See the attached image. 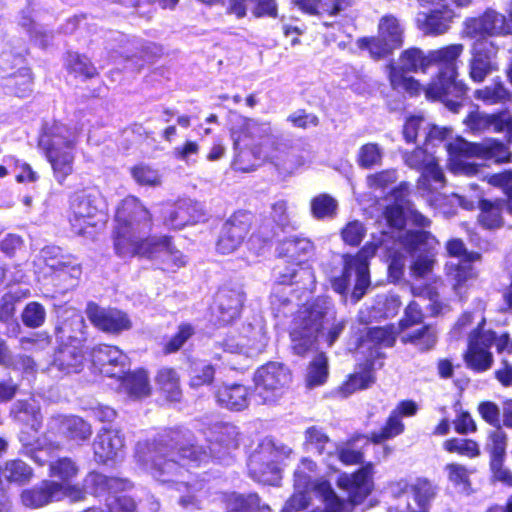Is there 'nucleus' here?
Returning <instances> with one entry per match:
<instances>
[{
    "instance_id": "obj_29",
    "label": "nucleus",
    "mask_w": 512,
    "mask_h": 512,
    "mask_svg": "<svg viewBox=\"0 0 512 512\" xmlns=\"http://www.w3.org/2000/svg\"><path fill=\"white\" fill-rule=\"evenodd\" d=\"M304 446L307 452H314L319 455L325 453L326 458L323 461L326 464V468L333 469L330 457L337 450V447L321 429L316 427L308 428L305 432Z\"/></svg>"
},
{
    "instance_id": "obj_41",
    "label": "nucleus",
    "mask_w": 512,
    "mask_h": 512,
    "mask_svg": "<svg viewBox=\"0 0 512 512\" xmlns=\"http://www.w3.org/2000/svg\"><path fill=\"white\" fill-rule=\"evenodd\" d=\"M191 206L187 203H181L177 206H169L166 211L164 223L172 229H181L187 224L196 221V218L190 213Z\"/></svg>"
},
{
    "instance_id": "obj_58",
    "label": "nucleus",
    "mask_w": 512,
    "mask_h": 512,
    "mask_svg": "<svg viewBox=\"0 0 512 512\" xmlns=\"http://www.w3.org/2000/svg\"><path fill=\"white\" fill-rule=\"evenodd\" d=\"M237 436L238 432L235 426L228 424L221 426L210 451L216 452V445L223 446L227 450L236 448Z\"/></svg>"
},
{
    "instance_id": "obj_22",
    "label": "nucleus",
    "mask_w": 512,
    "mask_h": 512,
    "mask_svg": "<svg viewBox=\"0 0 512 512\" xmlns=\"http://www.w3.org/2000/svg\"><path fill=\"white\" fill-rule=\"evenodd\" d=\"M481 197L482 195L477 193L474 199L468 200L458 194H452L451 196H448L444 203L445 205H458L466 210H472L475 207L476 201H478L480 208L479 222L481 225L487 229H495L500 227L503 223V220L499 203L482 200Z\"/></svg>"
},
{
    "instance_id": "obj_60",
    "label": "nucleus",
    "mask_w": 512,
    "mask_h": 512,
    "mask_svg": "<svg viewBox=\"0 0 512 512\" xmlns=\"http://www.w3.org/2000/svg\"><path fill=\"white\" fill-rule=\"evenodd\" d=\"M135 181L140 185L158 186L161 184L159 172L149 166L139 165L132 169Z\"/></svg>"
},
{
    "instance_id": "obj_1",
    "label": "nucleus",
    "mask_w": 512,
    "mask_h": 512,
    "mask_svg": "<svg viewBox=\"0 0 512 512\" xmlns=\"http://www.w3.org/2000/svg\"><path fill=\"white\" fill-rule=\"evenodd\" d=\"M408 186L401 184L389 196V203L384 212V219L388 230H383L377 238L372 235L373 241L368 242L356 255L343 256L344 269L340 277L333 279V289L343 294L352 281L355 286L352 297L359 301L370 285L368 260L377 250L387 258L389 277L397 281L403 275L406 255L412 251H426L419 255L411 264L410 270L414 277H424L432 271L434 255L430 252L439 246L438 240L426 231L404 230L403 226L411 221L418 227H428L430 220L414 210L406 199Z\"/></svg>"
},
{
    "instance_id": "obj_3",
    "label": "nucleus",
    "mask_w": 512,
    "mask_h": 512,
    "mask_svg": "<svg viewBox=\"0 0 512 512\" xmlns=\"http://www.w3.org/2000/svg\"><path fill=\"white\" fill-rule=\"evenodd\" d=\"M115 222L114 248L118 256L159 260L161 269L166 271H176L186 265V257L167 237H146L151 228L150 214L137 198L130 196L122 201Z\"/></svg>"
},
{
    "instance_id": "obj_34",
    "label": "nucleus",
    "mask_w": 512,
    "mask_h": 512,
    "mask_svg": "<svg viewBox=\"0 0 512 512\" xmlns=\"http://www.w3.org/2000/svg\"><path fill=\"white\" fill-rule=\"evenodd\" d=\"M218 402L231 410H242L248 405V391L243 385H224L217 392Z\"/></svg>"
},
{
    "instance_id": "obj_56",
    "label": "nucleus",
    "mask_w": 512,
    "mask_h": 512,
    "mask_svg": "<svg viewBox=\"0 0 512 512\" xmlns=\"http://www.w3.org/2000/svg\"><path fill=\"white\" fill-rule=\"evenodd\" d=\"M404 431V424L402 420L396 416L393 412H391L389 418L385 426L381 429L379 433H373L371 436V441L374 443H379L387 439H391L400 435Z\"/></svg>"
},
{
    "instance_id": "obj_6",
    "label": "nucleus",
    "mask_w": 512,
    "mask_h": 512,
    "mask_svg": "<svg viewBox=\"0 0 512 512\" xmlns=\"http://www.w3.org/2000/svg\"><path fill=\"white\" fill-rule=\"evenodd\" d=\"M463 50L462 44H452L428 53L429 66L438 65L440 71L437 80L425 89L426 98L441 100L453 112L458 111L459 100L467 92L465 83L457 80V59Z\"/></svg>"
},
{
    "instance_id": "obj_64",
    "label": "nucleus",
    "mask_w": 512,
    "mask_h": 512,
    "mask_svg": "<svg viewBox=\"0 0 512 512\" xmlns=\"http://www.w3.org/2000/svg\"><path fill=\"white\" fill-rule=\"evenodd\" d=\"M199 152L200 145L196 141L188 140L173 150V156L187 165H193L196 163Z\"/></svg>"
},
{
    "instance_id": "obj_27",
    "label": "nucleus",
    "mask_w": 512,
    "mask_h": 512,
    "mask_svg": "<svg viewBox=\"0 0 512 512\" xmlns=\"http://www.w3.org/2000/svg\"><path fill=\"white\" fill-rule=\"evenodd\" d=\"M138 457L152 476L162 482L172 481L166 475H173L180 470L179 465L174 460H164L163 455L156 450L149 451L147 454L139 452Z\"/></svg>"
},
{
    "instance_id": "obj_36",
    "label": "nucleus",
    "mask_w": 512,
    "mask_h": 512,
    "mask_svg": "<svg viewBox=\"0 0 512 512\" xmlns=\"http://www.w3.org/2000/svg\"><path fill=\"white\" fill-rule=\"evenodd\" d=\"M363 438L353 439L351 442L346 443L341 448H337V450L330 457V462L333 464V469H321V476H324L326 479L330 473L336 470L335 463L339 460L345 465H355L359 464L363 461V453L360 450L355 448L356 442L360 441Z\"/></svg>"
},
{
    "instance_id": "obj_57",
    "label": "nucleus",
    "mask_w": 512,
    "mask_h": 512,
    "mask_svg": "<svg viewBox=\"0 0 512 512\" xmlns=\"http://www.w3.org/2000/svg\"><path fill=\"white\" fill-rule=\"evenodd\" d=\"M401 302L398 296L391 295L389 297H379L377 300V306L373 308V314L370 318L377 319L380 317H393L397 314L400 308Z\"/></svg>"
},
{
    "instance_id": "obj_9",
    "label": "nucleus",
    "mask_w": 512,
    "mask_h": 512,
    "mask_svg": "<svg viewBox=\"0 0 512 512\" xmlns=\"http://www.w3.org/2000/svg\"><path fill=\"white\" fill-rule=\"evenodd\" d=\"M428 148H417L413 152L405 154V163L411 168L422 171L418 189L428 203L444 215H451L453 211L445 208L444 203L448 196L437 192L444 185L443 172L438 166L434 153L428 152Z\"/></svg>"
},
{
    "instance_id": "obj_49",
    "label": "nucleus",
    "mask_w": 512,
    "mask_h": 512,
    "mask_svg": "<svg viewBox=\"0 0 512 512\" xmlns=\"http://www.w3.org/2000/svg\"><path fill=\"white\" fill-rule=\"evenodd\" d=\"M448 480L452 485L462 492H468L470 488V472L458 463H450L444 467Z\"/></svg>"
},
{
    "instance_id": "obj_43",
    "label": "nucleus",
    "mask_w": 512,
    "mask_h": 512,
    "mask_svg": "<svg viewBox=\"0 0 512 512\" xmlns=\"http://www.w3.org/2000/svg\"><path fill=\"white\" fill-rule=\"evenodd\" d=\"M0 365L14 370H21L26 375L33 373L35 367L33 360L29 357L21 356L14 358L3 340H0Z\"/></svg>"
},
{
    "instance_id": "obj_11",
    "label": "nucleus",
    "mask_w": 512,
    "mask_h": 512,
    "mask_svg": "<svg viewBox=\"0 0 512 512\" xmlns=\"http://www.w3.org/2000/svg\"><path fill=\"white\" fill-rule=\"evenodd\" d=\"M448 254L453 257L446 264V276L454 292L462 296L470 282L477 278V271L472 262L479 258V254L468 252L464 243L459 239H451L446 244Z\"/></svg>"
},
{
    "instance_id": "obj_24",
    "label": "nucleus",
    "mask_w": 512,
    "mask_h": 512,
    "mask_svg": "<svg viewBox=\"0 0 512 512\" xmlns=\"http://www.w3.org/2000/svg\"><path fill=\"white\" fill-rule=\"evenodd\" d=\"M465 124L470 130L476 132L484 130L504 132L508 141L512 142V116L507 112L486 114L476 110L467 116Z\"/></svg>"
},
{
    "instance_id": "obj_44",
    "label": "nucleus",
    "mask_w": 512,
    "mask_h": 512,
    "mask_svg": "<svg viewBox=\"0 0 512 512\" xmlns=\"http://www.w3.org/2000/svg\"><path fill=\"white\" fill-rule=\"evenodd\" d=\"M32 471L28 465L19 460L7 462L4 469H0V485L6 482H24L31 477Z\"/></svg>"
},
{
    "instance_id": "obj_4",
    "label": "nucleus",
    "mask_w": 512,
    "mask_h": 512,
    "mask_svg": "<svg viewBox=\"0 0 512 512\" xmlns=\"http://www.w3.org/2000/svg\"><path fill=\"white\" fill-rule=\"evenodd\" d=\"M485 326L484 308H480L474 312H464L450 331L455 339L467 336L463 361L468 369L477 373L486 372L493 366L492 346H495L499 354L505 352L509 346L507 333H497Z\"/></svg>"
},
{
    "instance_id": "obj_39",
    "label": "nucleus",
    "mask_w": 512,
    "mask_h": 512,
    "mask_svg": "<svg viewBox=\"0 0 512 512\" xmlns=\"http://www.w3.org/2000/svg\"><path fill=\"white\" fill-rule=\"evenodd\" d=\"M327 378V357L323 353H320L309 363L305 374V383L307 387L314 388L323 385L327 381Z\"/></svg>"
},
{
    "instance_id": "obj_25",
    "label": "nucleus",
    "mask_w": 512,
    "mask_h": 512,
    "mask_svg": "<svg viewBox=\"0 0 512 512\" xmlns=\"http://www.w3.org/2000/svg\"><path fill=\"white\" fill-rule=\"evenodd\" d=\"M455 17L450 7L432 8L429 13H419L416 22L425 34L439 35L445 33Z\"/></svg>"
},
{
    "instance_id": "obj_21",
    "label": "nucleus",
    "mask_w": 512,
    "mask_h": 512,
    "mask_svg": "<svg viewBox=\"0 0 512 512\" xmlns=\"http://www.w3.org/2000/svg\"><path fill=\"white\" fill-rule=\"evenodd\" d=\"M86 314L96 328L106 333L118 334L132 326L127 314L118 309L102 308L94 303H89Z\"/></svg>"
},
{
    "instance_id": "obj_23",
    "label": "nucleus",
    "mask_w": 512,
    "mask_h": 512,
    "mask_svg": "<svg viewBox=\"0 0 512 512\" xmlns=\"http://www.w3.org/2000/svg\"><path fill=\"white\" fill-rule=\"evenodd\" d=\"M223 345L229 353L254 357L264 348L263 335L260 330H255L249 325L242 333L231 331Z\"/></svg>"
},
{
    "instance_id": "obj_50",
    "label": "nucleus",
    "mask_w": 512,
    "mask_h": 512,
    "mask_svg": "<svg viewBox=\"0 0 512 512\" xmlns=\"http://www.w3.org/2000/svg\"><path fill=\"white\" fill-rule=\"evenodd\" d=\"M67 68L77 77L92 78L97 74L96 68L90 60L76 53H70L67 57Z\"/></svg>"
},
{
    "instance_id": "obj_26",
    "label": "nucleus",
    "mask_w": 512,
    "mask_h": 512,
    "mask_svg": "<svg viewBox=\"0 0 512 512\" xmlns=\"http://www.w3.org/2000/svg\"><path fill=\"white\" fill-rule=\"evenodd\" d=\"M409 489L420 509H426V505L436 495V487L427 479L419 478L412 484L402 479L391 484V490L394 494L405 493Z\"/></svg>"
},
{
    "instance_id": "obj_53",
    "label": "nucleus",
    "mask_w": 512,
    "mask_h": 512,
    "mask_svg": "<svg viewBox=\"0 0 512 512\" xmlns=\"http://www.w3.org/2000/svg\"><path fill=\"white\" fill-rule=\"evenodd\" d=\"M336 210V200L327 194L318 195L311 201V211L317 219L332 217L335 215Z\"/></svg>"
},
{
    "instance_id": "obj_54",
    "label": "nucleus",
    "mask_w": 512,
    "mask_h": 512,
    "mask_svg": "<svg viewBox=\"0 0 512 512\" xmlns=\"http://www.w3.org/2000/svg\"><path fill=\"white\" fill-rule=\"evenodd\" d=\"M24 325L29 328H38L42 326L46 319V310L38 302L28 303L21 314Z\"/></svg>"
},
{
    "instance_id": "obj_28",
    "label": "nucleus",
    "mask_w": 512,
    "mask_h": 512,
    "mask_svg": "<svg viewBox=\"0 0 512 512\" xmlns=\"http://www.w3.org/2000/svg\"><path fill=\"white\" fill-rule=\"evenodd\" d=\"M124 447L122 436L115 430H104L94 442L95 456L101 462L113 460L121 455Z\"/></svg>"
},
{
    "instance_id": "obj_17",
    "label": "nucleus",
    "mask_w": 512,
    "mask_h": 512,
    "mask_svg": "<svg viewBox=\"0 0 512 512\" xmlns=\"http://www.w3.org/2000/svg\"><path fill=\"white\" fill-rule=\"evenodd\" d=\"M509 20L502 14L487 10L481 17L473 18L465 23L464 33L471 38L512 34V2L508 9Z\"/></svg>"
},
{
    "instance_id": "obj_45",
    "label": "nucleus",
    "mask_w": 512,
    "mask_h": 512,
    "mask_svg": "<svg viewBox=\"0 0 512 512\" xmlns=\"http://www.w3.org/2000/svg\"><path fill=\"white\" fill-rule=\"evenodd\" d=\"M442 446L449 453H457L468 458H475L480 455V447L472 439L450 438L445 440Z\"/></svg>"
},
{
    "instance_id": "obj_62",
    "label": "nucleus",
    "mask_w": 512,
    "mask_h": 512,
    "mask_svg": "<svg viewBox=\"0 0 512 512\" xmlns=\"http://www.w3.org/2000/svg\"><path fill=\"white\" fill-rule=\"evenodd\" d=\"M214 377V368L203 362L196 363L191 371L190 385L200 387L210 384Z\"/></svg>"
},
{
    "instance_id": "obj_61",
    "label": "nucleus",
    "mask_w": 512,
    "mask_h": 512,
    "mask_svg": "<svg viewBox=\"0 0 512 512\" xmlns=\"http://www.w3.org/2000/svg\"><path fill=\"white\" fill-rule=\"evenodd\" d=\"M402 332L399 326L389 325L385 327H375L369 332L370 338L384 346L394 344L397 335Z\"/></svg>"
},
{
    "instance_id": "obj_13",
    "label": "nucleus",
    "mask_w": 512,
    "mask_h": 512,
    "mask_svg": "<svg viewBox=\"0 0 512 512\" xmlns=\"http://www.w3.org/2000/svg\"><path fill=\"white\" fill-rule=\"evenodd\" d=\"M403 31V26L395 16L385 15L379 21L378 36L360 38L357 45L362 50H368L371 57L378 59L402 45Z\"/></svg>"
},
{
    "instance_id": "obj_37",
    "label": "nucleus",
    "mask_w": 512,
    "mask_h": 512,
    "mask_svg": "<svg viewBox=\"0 0 512 512\" xmlns=\"http://www.w3.org/2000/svg\"><path fill=\"white\" fill-rule=\"evenodd\" d=\"M156 383L168 400H180V377L174 369L168 367L161 368L157 373Z\"/></svg>"
},
{
    "instance_id": "obj_33",
    "label": "nucleus",
    "mask_w": 512,
    "mask_h": 512,
    "mask_svg": "<svg viewBox=\"0 0 512 512\" xmlns=\"http://www.w3.org/2000/svg\"><path fill=\"white\" fill-rule=\"evenodd\" d=\"M82 351L77 344L65 345L56 353L54 366L64 373L78 372L83 365Z\"/></svg>"
},
{
    "instance_id": "obj_2",
    "label": "nucleus",
    "mask_w": 512,
    "mask_h": 512,
    "mask_svg": "<svg viewBox=\"0 0 512 512\" xmlns=\"http://www.w3.org/2000/svg\"><path fill=\"white\" fill-rule=\"evenodd\" d=\"M375 465L372 462L352 473H342L337 486L347 494V501L340 499L329 480L321 476V468L309 458H303L294 472V493L282 512H300L308 508L313 498H318L323 509L313 512H352L375 489Z\"/></svg>"
},
{
    "instance_id": "obj_59",
    "label": "nucleus",
    "mask_w": 512,
    "mask_h": 512,
    "mask_svg": "<svg viewBox=\"0 0 512 512\" xmlns=\"http://www.w3.org/2000/svg\"><path fill=\"white\" fill-rule=\"evenodd\" d=\"M63 426L69 436L75 440H85L91 435L90 425L79 417L66 418Z\"/></svg>"
},
{
    "instance_id": "obj_5",
    "label": "nucleus",
    "mask_w": 512,
    "mask_h": 512,
    "mask_svg": "<svg viewBox=\"0 0 512 512\" xmlns=\"http://www.w3.org/2000/svg\"><path fill=\"white\" fill-rule=\"evenodd\" d=\"M345 327L344 319L336 317L331 302L319 298L299 310L291 326L292 349L303 355L315 344L331 346Z\"/></svg>"
},
{
    "instance_id": "obj_10",
    "label": "nucleus",
    "mask_w": 512,
    "mask_h": 512,
    "mask_svg": "<svg viewBox=\"0 0 512 512\" xmlns=\"http://www.w3.org/2000/svg\"><path fill=\"white\" fill-rule=\"evenodd\" d=\"M292 450L286 446L275 447L265 442L249 458V474L256 481L267 485H277L281 480V465L291 455Z\"/></svg>"
},
{
    "instance_id": "obj_14",
    "label": "nucleus",
    "mask_w": 512,
    "mask_h": 512,
    "mask_svg": "<svg viewBox=\"0 0 512 512\" xmlns=\"http://www.w3.org/2000/svg\"><path fill=\"white\" fill-rule=\"evenodd\" d=\"M284 152L285 143L275 137L271 131L269 135L257 141L250 154L241 152L235 158L234 165L237 170L243 172L252 171L264 163H270L277 169L281 154Z\"/></svg>"
},
{
    "instance_id": "obj_51",
    "label": "nucleus",
    "mask_w": 512,
    "mask_h": 512,
    "mask_svg": "<svg viewBox=\"0 0 512 512\" xmlns=\"http://www.w3.org/2000/svg\"><path fill=\"white\" fill-rule=\"evenodd\" d=\"M402 342L411 343L420 350H428L436 343V332L433 328L425 326L411 335H403Z\"/></svg>"
},
{
    "instance_id": "obj_46",
    "label": "nucleus",
    "mask_w": 512,
    "mask_h": 512,
    "mask_svg": "<svg viewBox=\"0 0 512 512\" xmlns=\"http://www.w3.org/2000/svg\"><path fill=\"white\" fill-rule=\"evenodd\" d=\"M50 472L52 477H57L62 480V483H57L58 485L63 487L77 488L76 486H72L69 483V481L78 473V468L72 460L68 458H62L56 462L51 463Z\"/></svg>"
},
{
    "instance_id": "obj_12",
    "label": "nucleus",
    "mask_w": 512,
    "mask_h": 512,
    "mask_svg": "<svg viewBox=\"0 0 512 512\" xmlns=\"http://www.w3.org/2000/svg\"><path fill=\"white\" fill-rule=\"evenodd\" d=\"M429 66L428 54L424 55L418 49L404 51L397 65L390 66V83L394 90L406 92L410 95H417L421 91L420 84L406 73L425 70Z\"/></svg>"
},
{
    "instance_id": "obj_7",
    "label": "nucleus",
    "mask_w": 512,
    "mask_h": 512,
    "mask_svg": "<svg viewBox=\"0 0 512 512\" xmlns=\"http://www.w3.org/2000/svg\"><path fill=\"white\" fill-rule=\"evenodd\" d=\"M449 154V169L457 175L477 176L480 166L469 161L471 158L493 160L497 163L510 159L507 147L493 139L482 143H471L461 137H457L447 144Z\"/></svg>"
},
{
    "instance_id": "obj_32",
    "label": "nucleus",
    "mask_w": 512,
    "mask_h": 512,
    "mask_svg": "<svg viewBox=\"0 0 512 512\" xmlns=\"http://www.w3.org/2000/svg\"><path fill=\"white\" fill-rule=\"evenodd\" d=\"M29 296V289L17 288L3 296L0 302V321L9 326L10 333L16 335L20 329L19 324L14 320L15 303Z\"/></svg>"
},
{
    "instance_id": "obj_42",
    "label": "nucleus",
    "mask_w": 512,
    "mask_h": 512,
    "mask_svg": "<svg viewBox=\"0 0 512 512\" xmlns=\"http://www.w3.org/2000/svg\"><path fill=\"white\" fill-rule=\"evenodd\" d=\"M308 160V155L298 148L290 147L285 143V152L281 154L277 170L282 174H293Z\"/></svg>"
},
{
    "instance_id": "obj_35",
    "label": "nucleus",
    "mask_w": 512,
    "mask_h": 512,
    "mask_svg": "<svg viewBox=\"0 0 512 512\" xmlns=\"http://www.w3.org/2000/svg\"><path fill=\"white\" fill-rule=\"evenodd\" d=\"M304 13L311 15H335L344 9V0H291Z\"/></svg>"
},
{
    "instance_id": "obj_19",
    "label": "nucleus",
    "mask_w": 512,
    "mask_h": 512,
    "mask_svg": "<svg viewBox=\"0 0 512 512\" xmlns=\"http://www.w3.org/2000/svg\"><path fill=\"white\" fill-rule=\"evenodd\" d=\"M497 48L487 40H477L471 49L469 61V76L477 83L483 82L485 78L498 70Z\"/></svg>"
},
{
    "instance_id": "obj_55",
    "label": "nucleus",
    "mask_w": 512,
    "mask_h": 512,
    "mask_svg": "<svg viewBox=\"0 0 512 512\" xmlns=\"http://www.w3.org/2000/svg\"><path fill=\"white\" fill-rule=\"evenodd\" d=\"M506 445L507 437L502 430L497 429L489 435L486 447L490 453L491 462L504 460Z\"/></svg>"
},
{
    "instance_id": "obj_30",
    "label": "nucleus",
    "mask_w": 512,
    "mask_h": 512,
    "mask_svg": "<svg viewBox=\"0 0 512 512\" xmlns=\"http://www.w3.org/2000/svg\"><path fill=\"white\" fill-rule=\"evenodd\" d=\"M120 390L130 398L141 399L150 395L151 386L148 374L143 369H138L120 376Z\"/></svg>"
},
{
    "instance_id": "obj_16",
    "label": "nucleus",
    "mask_w": 512,
    "mask_h": 512,
    "mask_svg": "<svg viewBox=\"0 0 512 512\" xmlns=\"http://www.w3.org/2000/svg\"><path fill=\"white\" fill-rule=\"evenodd\" d=\"M271 132L269 122H260L254 119L239 117L231 127V139L236 157L241 152L251 153L252 147L259 139L266 137Z\"/></svg>"
},
{
    "instance_id": "obj_38",
    "label": "nucleus",
    "mask_w": 512,
    "mask_h": 512,
    "mask_svg": "<svg viewBox=\"0 0 512 512\" xmlns=\"http://www.w3.org/2000/svg\"><path fill=\"white\" fill-rule=\"evenodd\" d=\"M70 215H74V223L78 227L81 217L93 218L100 216L95 200L86 194H76L71 199Z\"/></svg>"
},
{
    "instance_id": "obj_18",
    "label": "nucleus",
    "mask_w": 512,
    "mask_h": 512,
    "mask_svg": "<svg viewBox=\"0 0 512 512\" xmlns=\"http://www.w3.org/2000/svg\"><path fill=\"white\" fill-rule=\"evenodd\" d=\"M65 497L71 501H77L83 497V491L80 488L63 487L57 482L48 481L43 483L41 488L24 491L21 499L25 506L39 508Z\"/></svg>"
},
{
    "instance_id": "obj_48",
    "label": "nucleus",
    "mask_w": 512,
    "mask_h": 512,
    "mask_svg": "<svg viewBox=\"0 0 512 512\" xmlns=\"http://www.w3.org/2000/svg\"><path fill=\"white\" fill-rule=\"evenodd\" d=\"M374 381L375 378L372 371L365 369L362 372L351 375L348 380L342 384L339 392L342 396L347 397L358 390L368 388Z\"/></svg>"
},
{
    "instance_id": "obj_31",
    "label": "nucleus",
    "mask_w": 512,
    "mask_h": 512,
    "mask_svg": "<svg viewBox=\"0 0 512 512\" xmlns=\"http://www.w3.org/2000/svg\"><path fill=\"white\" fill-rule=\"evenodd\" d=\"M246 234V225L238 223L236 219L225 223L217 243V250L222 254L233 252L241 244Z\"/></svg>"
},
{
    "instance_id": "obj_63",
    "label": "nucleus",
    "mask_w": 512,
    "mask_h": 512,
    "mask_svg": "<svg viewBox=\"0 0 512 512\" xmlns=\"http://www.w3.org/2000/svg\"><path fill=\"white\" fill-rule=\"evenodd\" d=\"M366 234L364 225L358 221L353 220L346 224L341 231L343 241L352 246L358 245Z\"/></svg>"
},
{
    "instance_id": "obj_52",
    "label": "nucleus",
    "mask_w": 512,
    "mask_h": 512,
    "mask_svg": "<svg viewBox=\"0 0 512 512\" xmlns=\"http://www.w3.org/2000/svg\"><path fill=\"white\" fill-rule=\"evenodd\" d=\"M383 157L382 148L376 143H367L360 147L357 162L363 168L379 165Z\"/></svg>"
},
{
    "instance_id": "obj_40",
    "label": "nucleus",
    "mask_w": 512,
    "mask_h": 512,
    "mask_svg": "<svg viewBox=\"0 0 512 512\" xmlns=\"http://www.w3.org/2000/svg\"><path fill=\"white\" fill-rule=\"evenodd\" d=\"M241 302L239 297L230 296L221 293L217 298L216 322L219 325H225L233 321L240 312Z\"/></svg>"
},
{
    "instance_id": "obj_15",
    "label": "nucleus",
    "mask_w": 512,
    "mask_h": 512,
    "mask_svg": "<svg viewBox=\"0 0 512 512\" xmlns=\"http://www.w3.org/2000/svg\"><path fill=\"white\" fill-rule=\"evenodd\" d=\"M291 381L289 370L280 363L270 362L260 367L255 375V391L263 402H274Z\"/></svg>"
},
{
    "instance_id": "obj_47",
    "label": "nucleus",
    "mask_w": 512,
    "mask_h": 512,
    "mask_svg": "<svg viewBox=\"0 0 512 512\" xmlns=\"http://www.w3.org/2000/svg\"><path fill=\"white\" fill-rule=\"evenodd\" d=\"M259 498L256 494L244 497L232 493L226 497L227 512H255L259 508Z\"/></svg>"
},
{
    "instance_id": "obj_8",
    "label": "nucleus",
    "mask_w": 512,
    "mask_h": 512,
    "mask_svg": "<svg viewBox=\"0 0 512 512\" xmlns=\"http://www.w3.org/2000/svg\"><path fill=\"white\" fill-rule=\"evenodd\" d=\"M77 140V132L61 124L54 125L40 137L39 146L45 152L54 178L59 184H62L73 172L74 148Z\"/></svg>"
},
{
    "instance_id": "obj_20",
    "label": "nucleus",
    "mask_w": 512,
    "mask_h": 512,
    "mask_svg": "<svg viewBox=\"0 0 512 512\" xmlns=\"http://www.w3.org/2000/svg\"><path fill=\"white\" fill-rule=\"evenodd\" d=\"M92 368L107 377H120L129 359L118 347L98 345L90 352Z\"/></svg>"
}]
</instances>
